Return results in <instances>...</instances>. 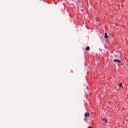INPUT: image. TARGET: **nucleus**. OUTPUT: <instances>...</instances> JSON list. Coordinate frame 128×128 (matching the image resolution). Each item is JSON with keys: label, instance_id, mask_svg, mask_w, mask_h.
Listing matches in <instances>:
<instances>
[{"label": "nucleus", "instance_id": "nucleus-5", "mask_svg": "<svg viewBox=\"0 0 128 128\" xmlns=\"http://www.w3.org/2000/svg\"><path fill=\"white\" fill-rule=\"evenodd\" d=\"M104 121L105 122L106 124H108V120L104 118Z\"/></svg>", "mask_w": 128, "mask_h": 128}, {"label": "nucleus", "instance_id": "nucleus-2", "mask_svg": "<svg viewBox=\"0 0 128 128\" xmlns=\"http://www.w3.org/2000/svg\"><path fill=\"white\" fill-rule=\"evenodd\" d=\"M85 118H90V113L87 112L85 114Z\"/></svg>", "mask_w": 128, "mask_h": 128}, {"label": "nucleus", "instance_id": "nucleus-6", "mask_svg": "<svg viewBox=\"0 0 128 128\" xmlns=\"http://www.w3.org/2000/svg\"><path fill=\"white\" fill-rule=\"evenodd\" d=\"M119 86H120V88H122V84H119Z\"/></svg>", "mask_w": 128, "mask_h": 128}, {"label": "nucleus", "instance_id": "nucleus-1", "mask_svg": "<svg viewBox=\"0 0 128 128\" xmlns=\"http://www.w3.org/2000/svg\"><path fill=\"white\" fill-rule=\"evenodd\" d=\"M114 62H118V64H120L121 61H120V60H114Z\"/></svg>", "mask_w": 128, "mask_h": 128}, {"label": "nucleus", "instance_id": "nucleus-4", "mask_svg": "<svg viewBox=\"0 0 128 128\" xmlns=\"http://www.w3.org/2000/svg\"><path fill=\"white\" fill-rule=\"evenodd\" d=\"M86 50H88V51H90V47H87V48H86Z\"/></svg>", "mask_w": 128, "mask_h": 128}, {"label": "nucleus", "instance_id": "nucleus-7", "mask_svg": "<svg viewBox=\"0 0 128 128\" xmlns=\"http://www.w3.org/2000/svg\"><path fill=\"white\" fill-rule=\"evenodd\" d=\"M88 128H93L92 126H89Z\"/></svg>", "mask_w": 128, "mask_h": 128}, {"label": "nucleus", "instance_id": "nucleus-3", "mask_svg": "<svg viewBox=\"0 0 128 128\" xmlns=\"http://www.w3.org/2000/svg\"><path fill=\"white\" fill-rule=\"evenodd\" d=\"M105 38H108V33L105 34Z\"/></svg>", "mask_w": 128, "mask_h": 128}]
</instances>
